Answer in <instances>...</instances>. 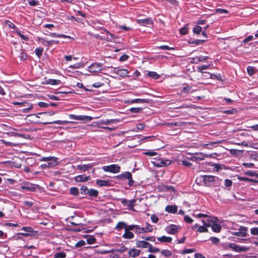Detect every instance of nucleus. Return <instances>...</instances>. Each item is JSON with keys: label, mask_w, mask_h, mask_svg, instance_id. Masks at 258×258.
<instances>
[{"label": "nucleus", "mask_w": 258, "mask_h": 258, "mask_svg": "<svg viewBox=\"0 0 258 258\" xmlns=\"http://www.w3.org/2000/svg\"><path fill=\"white\" fill-rule=\"evenodd\" d=\"M211 155L203 154L202 153H196L195 155L191 157L190 159L193 161H198L203 160L205 157H211Z\"/></svg>", "instance_id": "nucleus-6"}, {"label": "nucleus", "mask_w": 258, "mask_h": 258, "mask_svg": "<svg viewBox=\"0 0 258 258\" xmlns=\"http://www.w3.org/2000/svg\"><path fill=\"white\" fill-rule=\"evenodd\" d=\"M113 72L118 76L124 77L128 75V72L126 70L120 69L118 68H114Z\"/></svg>", "instance_id": "nucleus-9"}, {"label": "nucleus", "mask_w": 258, "mask_h": 258, "mask_svg": "<svg viewBox=\"0 0 258 258\" xmlns=\"http://www.w3.org/2000/svg\"><path fill=\"white\" fill-rule=\"evenodd\" d=\"M143 228L145 229V233L150 232L152 231V230H153L152 226L148 223H146V226L143 227Z\"/></svg>", "instance_id": "nucleus-33"}, {"label": "nucleus", "mask_w": 258, "mask_h": 258, "mask_svg": "<svg viewBox=\"0 0 258 258\" xmlns=\"http://www.w3.org/2000/svg\"><path fill=\"white\" fill-rule=\"evenodd\" d=\"M144 154L147 156H153L156 155L157 154L156 152H155L154 151H149L148 152H146L144 153Z\"/></svg>", "instance_id": "nucleus-60"}, {"label": "nucleus", "mask_w": 258, "mask_h": 258, "mask_svg": "<svg viewBox=\"0 0 258 258\" xmlns=\"http://www.w3.org/2000/svg\"><path fill=\"white\" fill-rule=\"evenodd\" d=\"M102 169L105 172L116 173L119 172L120 167L117 165L112 164L109 166H104Z\"/></svg>", "instance_id": "nucleus-3"}, {"label": "nucleus", "mask_w": 258, "mask_h": 258, "mask_svg": "<svg viewBox=\"0 0 258 258\" xmlns=\"http://www.w3.org/2000/svg\"><path fill=\"white\" fill-rule=\"evenodd\" d=\"M151 219L152 221L154 223H157L158 222V220H159L158 217L156 215H155L154 214L151 215Z\"/></svg>", "instance_id": "nucleus-57"}, {"label": "nucleus", "mask_w": 258, "mask_h": 258, "mask_svg": "<svg viewBox=\"0 0 258 258\" xmlns=\"http://www.w3.org/2000/svg\"><path fill=\"white\" fill-rule=\"evenodd\" d=\"M225 248L230 249L235 252L246 251L248 248L246 246H240L239 245L234 243H229L226 244Z\"/></svg>", "instance_id": "nucleus-1"}, {"label": "nucleus", "mask_w": 258, "mask_h": 258, "mask_svg": "<svg viewBox=\"0 0 258 258\" xmlns=\"http://www.w3.org/2000/svg\"><path fill=\"white\" fill-rule=\"evenodd\" d=\"M22 188L27 189L29 191H34L35 190L36 188L32 184H27L21 186Z\"/></svg>", "instance_id": "nucleus-24"}, {"label": "nucleus", "mask_w": 258, "mask_h": 258, "mask_svg": "<svg viewBox=\"0 0 258 258\" xmlns=\"http://www.w3.org/2000/svg\"><path fill=\"white\" fill-rule=\"evenodd\" d=\"M136 226V225H127L126 224V228H125V231H131V230H134V229H135Z\"/></svg>", "instance_id": "nucleus-54"}, {"label": "nucleus", "mask_w": 258, "mask_h": 258, "mask_svg": "<svg viewBox=\"0 0 258 258\" xmlns=\"http://www.w3.org/2000/svg\"><path fill=\"white\" fill-rule=\"evenodd\" d=\"M130 110L132 113H138L141 112L142 109L140 107H133L130 108Z\"/></svg>", "instance_id": "nucleus-45"}, {"label": "nucleus", "mask_w": 258, "mask_h": 258, "mask_svg": "<svg viewBox=\"0 0 258 258\" xmlns=\"http://www.w3.org/2000/svg\"><path fill=\"white\" fill-rule=\"evenodd\" d=\"M223 112L224 113L227 114H233L237 112V110L234 108H232L231 109L225 110L223 111Z\"/></svg>", "instance_id": "nucleus-44"}, {"label": "nucleus", "mask_w": 258, "mask_h": 258, "mask_svg": "<svg viewBox=\"0 0 258 258\" xmlns=\"http://www.w3.org/2000/svg\"><path fill=\"white\" fill-rule=\"evenodd\" d=\"M91 179L90 176H85V175H79L75 177L76 182H84L89 180Z\"/></svg>", "instance_id": "nucleus-15"}, {"label": "nucleus", "mask_w": 258, "mask_h": 258, "mask_svg": "<svg viewBox=\"0 0 258 258\" xmlns=\"http://www.w3.org/2000/svg\"><path fill=\"white\" fill-rule=\"evenodd\" d=\"M208 58H209L208 56H196L194 58V59L196 60V62L197 63V62H200V61H205Z\"/></svg>", "instance_id": "nucleus-31"}, {"label": "nucleus", "mask_w": 258, "mask_h": 258, "mask_svg": "<svg viewBox=\"0 0 258 258\" xmlns=\"http://www.w3.org/2000/svg\"><path fill=\"white\" fill-rule=\"evenodd\" d=\"M5 23H6V25L9 26L11 28H13V29L16 28V26L13 23H12L11 22H10L9 21H6L5 22Z\"/></svg>", "instance_id": "nucleus-56"}, {"label": "nucleus", "mask_w": 258, "mask_h": 258, "mask_svg": "<svg viewBox=\"0 0 258 258\" xmlns=\"http://www.w3.org/2000/svg\"><path fill=\"white\" fill-rule=\"evenodd\" d=\"M161 253L167 257L170 256L171 255V251L167 249L162 250Z\"/></svg>", "instance_id": "nucleus-46"}, {"label": "nucleus", "mask_w": 258, "mask_h": 258, "mask_svg": "<svg viewBox=\"0 0 258 258\" xmlns=\"http://www.w3.org/2000/svg\"><path fill=\"white\" fill-rule=\"evenodd\" d=\"M122 237L124 239H132L134 237V234L131 231H125L124 233L122 235Z\"/></svg>", "instance_id": "nucleus-23"}, {"label": "nucleus", "mask_w": 258, "mask_h": 258, "mask_svg": "<svg viewBox=\"0 0 258 258\" xmlns=\"http://www.w3.org/2000/svg\"><path fill=\"white\" fill-rule=\"evenodd\" d=\"M70 118L76 120H84L87 119V120H91L92 117L86 115H76L74 114L70 115Z\"/></svg>", "instance_id": "nucleus-14"}, {"label": "nucleus", "mask_w": 258, "mask_h": 258, "mask_svg": "<svg viewBox=\"0 0 258 258\" xmlns=\"http://www.w3.org/2000/svg\"><path fill=\"white\" fill-rule=\"evenodd\" d=\"M180 32L181 35H185L187 32V28L186 26L181 28L180 29Z\"/></svg>", "instance_id": "nucleus-63"}, {"label": "nucleus", "mask_w": 258, "mask_h": 258, "mask_svg": "<svg viewBox=\"0 0 258 258\" xmlns=\"http://www.w3.org/2000/svg\"><path fill=\"white\" fill-rule=\"evenodd\" d=\"M16 32L17 33V34L21 38V39L24 40H28V38L24 35L23 34H21V32L18 31V30H16Z\"/></svg>", "instance_id": "nucleus-55"}, {"label": "nucleus", "mask_w": 258, "mask_h": 258, "mask_svg": "<svg viewBox=\"0 0 258 258\" xmlns=\"http://www.w3.org/2000/svg\"><path fill=\"white\" fill-rule=\"evenodd\" d=\"M85 244V242L84 240H80L78 241L76 244L75 247H82Z\"/></svg>", "instance_id": "nucleus-58"}, {"label": "nucleus", "mask_w": 258, "mask_h": 258, "mask_svg": "<svg viewBox=\"0 0 258 258\" xmlns=\"http://www.w3.org/2000/svg\"><path fill=\"white\" fill-rule=\"evenodd\" d=\"M41 40L44 41V42H43V45H46V46H49L53 44H58L59 41L56 40H50L48 41L46 40L45 38H42Z\"/></svg>", "instance_id": "nucleus-22"}, {"label": "nucleus", "mask_w": 258, "mask_h": 258, "mask_svg": "<svg viewBox=\"0 0 258 258\" xmlns=\"http://www.w3.org/2000/svg\"><path fill=\"white\" fill-rule=\"evenodd\" d=\"M184 220L187 223H191L193 222V220L187 215L184 216Z\"/></svg>", "instance_id": "nucleus-61"}, {"label": "nucleus", "mask_w": 258, "mask_h": 258, "mask_svg": "<svg viewBox=\"0 0 258 258\" xmlns=\"http://www.w3.org/2000/svg\"><path fill=\"white\" fill-rule=\"evenodd\" d=\"M202 222L203 223V225L206 227H210L211 225V223L212 222V220L207 219V220H202Z\"/></svg>", "instance_id": "nucleus-39"}, {"label": "nucleus", "mask_w": 258, "mask_h": 258, "mask_svg": "<svg viewBox=\"0 0 258 258\" xmlns=\"http://www.w3.org/2000/svg\"><path fill=\"white\" fill-rule=\"evenodd\" d=\"M54 166H55L54 164H53L52 163H44L41 165V167L43 168H52L53 167H54Z\"/></svg>", "instance_id": "nucleus-43"}, {"label": "nucleus", "mask_w": 258, "mask_h": 258, "mask_svg": "<svg viewBox=\"0 0 258 258\" xmlns=\"http://www.w3.org/2000/svg\"><path fill=\"white\" fill-rule=\"evenodd\" d=\"M38 1H36L35 0H29L28 3L30 6H37L38 4Z\"/></svg>", "instance_id": "nucleus-64"}, {"label": "nucleus", "mask_w": 258, "mask_h": 258, "mask_svg": "<svg viewBox=\"0 0 258 258\" xmlns=\"http://www.w3.org/2000/svg\"><path fill=\"white\" fill-rule=\"evenodd\" d=\"M43 49L42 48H37L35 50V54L39 57L42 54Z\"/></svg>", "instance_id": "nucleus-47"}, {"label": "nucleus", "mask_w": 258, "mask_h": 258, "mask_svg": "<svg viewBox=\"0 0 258 258\" xmlns=\"http://www.w3.org/2000/svg\"><path fill=\"white\" fill-rule=\"evenodd\" d=\"M41 161H45L46 163L54 164L55 166L58 164L57 158L55 157L49 156V157H44L40 159Z\"/></svg>", "instance_id": "nucleus-7"}, {"label": "nucleus", "mask_w": 258, "mask_h": 258, "mask_svg": "<svg viewBox=\"0 0 258 258\" xmlns=\"http://www.w3.org/2000/svg\"><path fill=\"white\" fill-rule=\"evenodd\" d=\"M215 177L212 175L203 176V181L206 186H210L214 181Z\"/></svg>", "instance_id": "nucleus-8"}, {"label": "nucleus", "mask_w": 258, "mask_h": 258, "mask_svg": "<svg viewBox=\"0 0 258 258\" xmlns=\"http://www.w3.org/2000/svg\"><path fill=\"white\" fill-rule=\"evenodd\" d=\"M104 85V83L103 82H97L95 83H94L92 85V86L94 88H99L100 87Z\"/></svg>", "instance_id": "nucleus-52"}, {"label": "nucleus", "mask_w": 258, "mask_h": 258, "mask_svg": "<svg viewBox=\"0 0 258 258\" xmlns=\"http://www.w3.org/2000/svg\"><path fill=\"white\" fill-rule=\"evenodd\" d=\"M96 183L100 186H108L110 184L108 181L104 180H97L96 181Z\"/></svg>", "instance_id": "nucleus-27"}, {"label": "nucleus", "mask_w": 258, "mask_h": 258, "mask_svg": "<svg viewBox=\"0 0 258 258\" xmlns=\"http://www.w3.org/2000/svg\"><path fill=\"white\" fill-rule=\"evenodd\" d=\"M202 28L200 26H196L194 28H193V32L195 33V34H199L201 32H202Z\"/></svg>", "instance_id": "nucleus-37"}, {"label": "nucleus", "mask_w": 258, "mask_h": 258, "mask_svg": "<svg viewBox=\"0 0 258 258\" xmlns=\"http://www.w3.org/2000/svg\"><path fill=\"white\" fill-rule=\"evenodd\" d=\"M67 121H62V120H56L52 122H45L44 123V124H64Z\"/></svg>", "instance_id": "nucleus-34"}, {"label": "nucleus", "mask_w": 258, "mask_h": 258, "mask_svg": "<svg viewBox=\"0 0 258 258\" xmlns=\"http://www.w3.org/2000/svg\"><path fill=\"white\" fill-rule=\"evenodd\" d=\"M157 239L161 242H170L172 241V238L170 237H167L163 236L157 238Z\"/></svg>", "instance_id": "nucleus-25"}, {"label": "nucleus", "mask_w": 258, "mask_h": 258, "mask_svg": "<svg viewBox=\"0 0 258 258\" xmlns=\"http://www.w3.org/2000/svg\"><path fill=\"white\" fill-rule=\"evenodd\" d=\"M137 246L138 247H143V248H149V246H150V243L146 241H140L138 240L137 241Z\"/></svg>", "instance_id": "nucleus-16"}, {"label": "nucleus", "mask_w": 258, "mask_h": 258, "mask_svg": "<svg viewBox=\"0 0 258 258\" xmlns=\"http://www.w3.org/2000/svg\"><path fill=\"white\" fill-rule=\"evenodd\" d=\"M126 225V224L124 222H119L115 226V229L117 230L124 229V231H125Z\"/></svg>", "instance_id": "nucleus-28"}, {"label": "nucleus", "mask_w": 258, "mask_h": 258, "mask_svg": "<svg viewBox=\"0 0 258 258\" xmlns=\"http://www.w3.org/2000/svg\"><path fill=\"white\" fill-rule=\"evenodd\" d=\"M121 203L124 205L127 206L129 209H133L135 206V200L128 201L125 199L120 200Z\"/></svg>", "instance_id": "nucleus-10"}, {"label": "nucleus", "mask_w": 258, "mask_h": 258, "mask_svg": "<svg viewBox=\"0 0 258 258\" xmlns=\"http://www.w3.org/2000/svg\"><path fill=\"white\" fill-rule=\"evenodd\" d=\"M247 231V227L240 226L238 231L232 232V234L239 237H245L246 236Z\"/></svg>", "instance_id": "nucleus-5"}, {"label": "nucleus", "mask_w": 258, "mask_h": 258, "mask_svg": "<svg viewBox=\"0 0 258 258\" xmlns=\"http://www.w3.org/2000/svg\"><path fill=\"white\" fill-rule=\"evenodd\" d=\"M138 23L144 26H150L153 24V21L151 18H147L143 19L138 20Z\"/></svg>", "instance_id": "nucleus-12"}, {"label": "nucleus", "mask_w": 258, "mask_h": 258, "mask_svg": "<svg viewBox=\"0 0 258 258\" xmlns=\"http://www.w3.org/2000/svg\"><path fill=\"white\" fill-rule=\"evenodd\" d=\"M96 239L93 236H89L87 238V242L88 244H93L95 242Z\"/></svg>", "instance_id": "nucleus-51"}, {"label": "nucleus", "mask_w": 258, "mask_h": 258, "mask_svg": "<svg viewBox=\"0 0 258 258\" xmlns=\"http://www.w3.org/2000/svg\"><path fill=\"white\" fill-rule=\"evenodd\" d=\"M129 102L131 103H148V101L147 99H132Z\"/></svg>", "instance_id": "nucleus-26"}, {"label": "nucleus", "mask_w": 258, "mask_h": 258, "mask_svg": "<svg viewBox=\"0 0 258 258\" xmlns=\"http://www.w3.org/2000/svg\"><path fill=\"white\" fill-rule=\"evenodd\" d=\"M204 41V40H196L189 41V43L199 45V44H202Z\"/></svg>", "instance_id": "nucleus-50"}, {"label": "nucleus", "mask_w": 258, "mask_h": 258, "mask_svg": "<svg viewBox=\"0 0 258 258\" xmlns=\"http://www.w3.org/2000/svg\"><path fill=\"white\" fill-rule=\"evenodd\" d=\"M7 134L10 136L20 137L23 138H26L25 135L21 134L17 132H10L8 133Z\"/></svg>", "instance_id": "nucleus-30"}, {"label": "nucleus", "mask_w": 258, "mask_h": 258, "mask_svg": "<svg viewBox=\"0 0 258 258\" xmlns=\"http://www.w3.org/2000/svg\"><path fill=\"white\" fill-rule=\"evenodd\" d=\"M210 240L212 241V243L214 244H218L220 241L219 239L216 237H211Z\"/></svg>", "instance_id": "nucleus-49"}, {"label": "nucleus", "mask_w": 258, "mask_h": 258, "mask_svg": "<svg viewBox=\"0 0 258 258\" xmlns=\"http://www.w3.org/2000/svg\"><path fill=\"white\" fill-rule=\"evenodd\" d=\"M197 231L200 233L202 232H208V229L203 226H199L198 228L197 229Z\"/></svg>", "instance_id": "nucleus-42"}, {"label": "nucleus", "mask_w": 258, "mask_h": 258, "mask_svg": "<svg viewBox=\"0 0 258 258\" xmlns=\"http://www.w3.org/2000/svg\"><path fill=\"white\" fill-rule=\"evenodd\" d=\"M247 71L250 76H252L254 74V69L252 67L248 66L247 68Z\"/></svg>", "instance_id": "nucleus-53"}, {"label": "nucleus", "mask_w": 258, "mask_h": 258, "mask_svg": "<svg viewBox=\"0 0 258 258\" xmlns=\"http://www.w3.org/2000/svg\"><path fill=\"white\" fill-rule=\"evenodd\" d=\"M160 251V249L157 247H153L150 244V246H149L148 251L150 252H158Z\"/></svg>", "instance_id": "nucleus-40"}, {"label": "nucleus", "mask_w": 258, "mask_h": 258, "mask_svg": "<svg viewBox=\"0 0 258 258\" xmlns=\"http://www.w3.org/2000/svg\"><path fill=\"white\" fill-rule=\"evenodd\" d=\"M148 75L152 78H154L155 79H157L159 78V75L158 74H157L156 72H148Z\"/></svg>", "instance_id": "nucleus-36"}, {"label": "nucleus", "mask_w": 258, "mask_h": 258, "mask_svg": "<svg viewBox=\"0 0 258 258\" xmlns=\"http://www.w3.org/2000/svg\"><path fill=\"white\" fill-rule=\"evenodd\" d=\"M211 226L213 231L215 232H219L221 230V226L213 221L211 223Z\"/></svg>", "instance_id": "nucleus-19"}, {"label": "nucleus", "mask_w": 258, "mask_h": 258, "mask_svg": "<svg viewBox=\"0 0 258 258\" xmlns=\"http://www.w3.org/2000/svg\"><path fill=\"white\" fill-rule=\"evenodd\" d=\"M250 232L252 235H258V227L251 228Z\"/></svg>", "instance_id": "nucleus-62"}, {"label": "nucleus", "mask_w": 258, "mask_h": 258, "mask_svg": "<svg viewBox=\"0 0 258 258\" xmlns=\"http://www.w3.org/2000/svg\"><path fill=\"white\" fill-rule=\"evenodd\" d=\"M178 227L175 225H171L167 227L165 229L166 231L171 234H174L178 232Z\"/></svg>", "instance_id": "nucleus-13"}, {"label": "nucleus", "mask_w": 258, "mask_h": 258, "mask_svg": "<svg viewBox=\"0 0 258 258\" xmlns=\"http://www.w3.org/2000/svg\"><path fill=\"white\" fill-rule=\"evenodd\" d=\"M99 192L97 190L94 189H89L87 195L92 197H97Z\"/></svg>", "instance_id": "nucleus-21"}, {"label": "nucleus", "mask_w": 258, "mask_h": 258, "mask_svg": "<svg viewBox=\"0 0 258 258\" xmlns=\"http://www.w3.org/2000/svg\"><path fill=\"white\" fill-rule=\"evenodd\" d=\"M152 163L157 167H164L169 165L171 163V161L164 158H155Z\"/></svg>", "instance_id": "nucleus-2"}, {"label": "nucleus", "mask_w": 258, "mask_h": 258, "mask_svg": "<svg viewBox=\"0 0 258 258\" xmlns=\"http://www.w3.org/2000/svg\"><path fill=\"white\" fill-rule=\"evenodd\" d=\"M66 254L63 252H57L54 255V258H65Z\"/></svg>", "instance_id": "nucleus-35"}, {"label": "nucleus", "mask_w": 258, "mask_h": 258, "mask_svg": "<svg viewBox=\"0 0 258 258\" xmlns=\"http://www.w3.org/2000/svg\"><path fill=\"white\" fill-rule=\"evenodd\" d=\"M119 176L120 178H126L128 179V178H131L132 174L130 172H125L119 175Z\"/></svg>", "instance_id": "nucleus-32"}, {"label": "nucleus", "mask_w": 258, "mask_h": 258, "mask_svg": "<svg viewBox=\"0 0 258 258\" xmlns=\"http://www.w3.org/2000/svg\"><path fill=\"white\" fill-rule=\"evenodd\" d=\"M22 230L26 232V233H20L19 234L27 237L29 236L31 234L34 232L33 229L31 227H23L21 228Z\"/></svg>", "instance_id": "nucleus-11"}, {"label": "nucleus", "mask_w": 258, "mask_h": 258, "mask_svg": "<svg viewBox=\"0 0 258 258\" xmlns=\"http://www.w3.org/2000/svg\"><path fill=\"white\" fill-rule=\"evenodd\" d=\"M135 232L137 233H145V229L143 227H140L139 225H136Z\"/></svg>", "instance_id": "nucleus-41"}, {"label": "nucleus", "mask_w": 258, "mask_h": 258, "mask_svg": "<svg viewBox=\"0 0 258 258\" xmlns=\"http://www.w3.org/2000/svg\"><path fill=\"white\" fill-rule=\"evenodd\" d=\"M93 167L92 164H84V165H79L77 166L78 169L82 170L83 171H86L89 169L92 168Z\"/></svg>", "instance_id": "nucleus-20"}, {"label": "nucleus", "mask_w": 258, "mask_h": 258, "mask_svg": "<svg viewBox=\"0 0 258 258\" xmlns=\"http://www.w3.org/2000/svg\"><path fill=\"white\" fill-rule=\"evenodd\" d=\"M141 250L135 248H132L128 252V254L131 257H136L140 255Z\"/></svg>", "instance_id": "nucleus-18"}, {"label": "nucleus", "mask_w": 258, "mask_h": 258, "mask_svg": "<svg viewBox=\"0 0 258 258\" xmlns=\"http://www.w3.org/2000/svg\"><path fill=\"white\" fill-rule=\"evenodd\" d=\"M88 68L90 73H97L102 71L103 67L101 63L94 62L89 66Z\"/></svg>", "instance_id": "nucleus-4"}, {"label": "nucleus", "mask_w": 258, "mask_h": 258, "mask_svg": "<svg viewBox=\"0 0 258 258\" xmlns=\"http://www.w3.org/2000/svg\"><path fill=\"white\" fill-rule=\"evenodd\" d=\"M81 193L83 195H87V193L89 190L86 186H82L81 188Z\"/></svg>", "instance_id": "nucleus-48"}, {"label": "nucleus", "mask_w": 258, "mask_h": 258, "mask_svg": "<svg viewBox=\"0 0 258 258\" xmlns=\"http://www.w3.org/2000/svg\"><path fill=\"white\" fill-rule=\"evenodd\" d=\"M165 211L170 213H175L177 211V207L173 205H168L165 208Z\"/></svg>", "instance_id": "nucleus-17"}, {"label": "nucleus", "mask_w": 258, "mask_h": 258, "mask_svg": "<svg viewBox=\"0 0 258 258\" xmlns=\"http://www.w3.org/2000/svg\"><path fill=\"white\" fill-rule=\"evenodd\" d=\"M70 191L72 195L77 196L79 194V189L75 187H71L70 189Z\"/></svg>", "instance_id": "nucleus-38"}, {"label": "nucleus", "mask_w": 258, "mask_h": 258, "mask_svg": "<svg viewBox=\"0 0 258 258\" xmlns=\"http://www.w3.org/2000/svg\"><path fill=\"white\" fill-rule=\"evenodd\" d=\"M60 82V81L59 80H55V79H48L45 81L46 84H50V85H57Z\"/></svg>", "instance_id": "nucleus-29"}, {"label": "nucleus", "mask_w": 258, "mask_h": 258, "mask_svg": "<svg viewBox=\"0 0 258 258\" xmlns=\"http://www.w3.org/2000/svg\"><path fill=\"white\" fill-rule=\"evenodd\" d=\"M253 39V36H252V35L248 36V37H247L243 40V43H244L245 44L247 43V42H248L249 41H250L251 40H252Z\"/></svg>", "instance_id": "nucleus-59"}]
</instances>
